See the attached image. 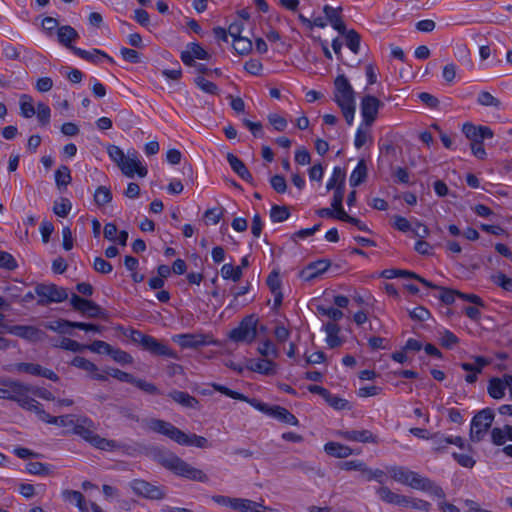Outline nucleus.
Returning <instances> with one entry per match:
<instances>
[{
	"instance_id": "nucleus-16",
	"label": "nucleus",
	"mask_w": 512,
	"mask_h": 512,
	"mask_svg": "<svg viewBox=\"0 0 512 512\" xmlns=\"http://www.w3.org/2000/svg\"><path fill=\"white\" fill-rule=\"evenodd\" d=\"M381 277L385 279H393V278H412L426 286L427 288H437V285L423 278L422 276L416 274L415 272L403 269H385L381 272Z\"/></svg>"
},
{
	"instance_id": "nucleus-9",
	"label": "nucleus",
	"mask_w": 512,
	"mask_h": 512,
	"mask_svg": "<svg viewBox=\"0 0 512 512\" xmlns=\"http://www.w3.org/2000/svg\"><path fill=\"white\" fill-rule=\"evenodd\" d=\"M31 387L17 380L0 377V399L16 401L22 394H28Z\"/></svg>"
},
{
	"instance_id": "nucleus-26",
	"label": "nucleus",
	"mask_w": 512,
	"mask_h": 512,
	"mask_svg": "<svg viewBox=\"0 0 512 512\" xmlns=\"http://www.w3.org/2000/svg\"><path fill=\"white\" fill-rule=\"evenodd\" d=\"M58 41L61 45L67 47L72 52V42L79 38L78 32L70 25H64L58 28Z\"/></svg>"
},
{
	"instance_id": "nucleus-15",
	"label": "nucleus",
	"mask_w": 512,
	"mask_h": 512,
	"mask_svg": "<svg viewBox=\"0 0 512 512\" xmlns=\"http://www.w3.org/2000/svg\"><path fill=\"white\" fill-rule=\"evenodd\" d=\"M9 334L15 335L29 342L42 340L44 332L32 325H13Z\"/></svg>"
},
{
	"instance_id": "nucleus-38",
	"label": "nucleus",
	"mask_w": 512,
	"mask_h": 512,
	"mask_svg": "<svg viewBox=\"0 0 512 512\" xmlns=\"http://www.w3.org/2000/svg\"><path fill=\"white\" fill-rule=\"evenodd\" d=\"M290 216V210L287 206L273 205L270 210V218L274 223L287 220Z\"/></svg>"
},
{
	"instance_id": "nucleus-5",
	"label": "nucleus",
	"mask_w": 512,
	"mask_h": 512,
	"mask_svg": "<svg viewBox=\"0 0 512 512\" xmlns=\"http://www.w3.org/2000/svg\"><path fill=\"white\" fill-rule=\"evenodd\" d=\"M494 411L491 408L480 410L472 418L470 427V439L472 442H480L491 428L494 420Z\"/></svg>"
},
{
	"instance_id": "nucleus-52",
	"label": "nucleus",
	"mask_w": 512,
	"mask_h": 512,
	"mask_svg": "<svg viewBox=\"0 0 512 512\" xmlns=\"http://www.w3.org/2000/svg\"><path fill=\"white\" fill-rule=\"evenodd\" d=\"M233 48L240 55H246L252 50V42L246 37L234 39Z\"/></svg>"
},
{
	"instance_id": "nucleus-48",
	"label": "nucleus",
	"mask_w": 512,
	"mask_h": 512,
	"mask_svg": "<svg viewBox=\"0 0 512 512\" xmlns=\"http://www.w3.org/2000/svg\"><path fill=\"white\" fill-rule=\"evenodd\" d=\"M263 510H271V508L264 506L262 503L242 498L239 512H263Z\"/></svg>"
},
{
	"instance_id": "nucleus-55",
	"label": "nucleus",
	"mask_w": 512,
	"mask_h": 512,
	"mask_svg": "<svg viewBox=\"0 0 512 512\" xmlns=\"http://www.w3.org/2000/svg\"><path fill=\"white\" fill-rule=\"evenodd\" d=\"M106 374L121 382H126L130 384H133V382H135V377L132 374H129L117 368H108L106 370Z\"/></svg>"
},
{
	"instance_id": "nucleus-62",
	"label": "nucleus",
	"mask_w": 512,
	"mask_h": 512,
	"mask_svg": "<svg viewBox=\"0 0 512 512\" xmlns=\"http://www.w3.org/2000/svg\"><path fill=\"white\" fill-rule=\"evenodd\" d=\"M71 202L67 198H62L61 202H55L53 212L59 217H66L71 210Z\"/></svg>"
},
{
	"instance_id": "nucleus-1",
	"label": "nucleus",
	"mask_w": 512,
	"mask_h": 512,
	"mask_svg": "<svg viewBox=\"0 0 512 512\" xmlns=\"http://www.w3.org/2000/svg\"><path fill=\"white\" fill-rule=\"evenodd\" d=\"M148 428L153 432L162 434L180 445L196 446L198 448H209L211 445L208 440L197 434H186L170 422L161 419H151L148 422Z\"/></svg>"
},
{
	"instance_id": "nucleus-20",
	"label": "nucleus",
	"mask_w": 512,
	"mask_h": 512,
	"mask_svg": "<svg viewBox=\"0 0 512 512\" xmlns=\"http://www.w3.org/2000/svg\"><path fill=\"white\" fill-rule=\"evenodd\" d=\"M339 436L348 441L360 443H376V436L369 430H346L338 432Z\"/></svg>"
},
{
	"instance_id": "nucleus-63",
	"label": "nucleus",
	"mask_w": 512,
	"mask_h": 512,
	"mask_svg": "<svg viewBox=\"0 0 512 512\" xmlns=\"http://www.w3.org/2000/svg\"><path fill=\"white\" fill-rule=\"evenodd\" d=\"M271 293H276L281 291V279L279 276V272L276 270H273L269 276L267 277L266 281Z\"/></svg>"
},
{
	"instance_id": "nucleus-61",
	"label": "nucleus",
	"mask_w": 512,
	"mask_h": 512,
	"mask_svg": "<svg viewBox=\"0 0 512 512\" xmlns=\"http://www.w3.org/2000/svg\"><path fill=\"white\" fill-rule=\"evenodd\" d=\"M317 311L319 314L323 316H327L333 321H338L343 317V312L338 308L334 307H324L322 305L317 306Z\"/></svg>"
},
{
	"instance_id": "nucleus-58",
	"label": "nucleus",
	"mask_w": 512,
	"mask_h": 512,
	"mask_svg": "<svg viewBox=\"0 0 512 512\" xmlns=\"http://www.w3.org/2000/svg\"><path fill=\"white\" fill-rule=\"evenodd\" d=\"M18 267L16 259L6 251H0V268L12 271Z\"/></svg>"
},
{
	"instance_id": "nucleus-12",
	"label": "nucleus",
	"mask_w": 512,
	"mask_h": 512,
	"mask_svg": "<svg viewBox=\"0 0 512 512\" xmlns=\"http://www.w3.org/2000/svg\"><path fill=\"white\" fill-rule=\"evenodd\" d=\"M381 106V101L375 96L366 95L362 98L360 110L365 126L370 127L373 124Z\"/></svg>"
},
{
	"instance_id": "nucleus-42",
	"label": "nucleus",
	"mask_w": 512,
	"mask_h": 512,
	"mask_svg": "<svg viewBox=\"0 0 512 512\" xmlns=\"http://www.w3.org/2000/svg\"><path fill=\"white\" fill-rule=\"evenodd\" d=\"M345 183V172L340 167H335L333 169V173L331 178L328 180L326 189L328 191L335 190L338 185H343Z\"/></svg>"
},
{
	"instance_id": "nucleus-8",
	"label": "nucleus",
	"mask_w": 512,
	"mask_h": 512,
	"mask_svg": "<svg viewBox=\"0 0 512 512\" xmlns=\"http://www.w3.org/2000/svg\"><path fill=\"white\" fill-rule=\"evenodd\" d=\"M250 405L255 407L257 410L289 425L297 426L299 424L298 419L286 408L274 405L270 406L267 403H263L258 401L257 399H252L250 401Z\"/></svg>"
},
{
	"instance_id": "nucleus-10",
	"label": "nucleus",
	"mask_w": 512,
	"mask_h": 512,
	"mask_svg": "<svg viewBox=\"0 0 512 512\" xmlns=\"http://www.w3.org/2000/svg\"><path fill=\"white\" fill-rule=\"evenodd\" d=\"M130 486L135 494L150 500H161L166 496L164 487L153 485L142 479H134Z\"/></svg>"
},
{
	"instance_id": "nucleus-3",
	"label": "nucleus",
	"mask_w": 512,
	"mask_h": 512,
	"mask_svg": "<svg viewBox=\"0 0 512 512\" xmlns=\"http://www.w3.org/2000/svg\"><path fill=\"white\" fill-rule=\"evenodd\" d=\"M95 429V424L90 418L81 416L77 417L76 424L74 425L72 433L80 436L82 439L89 442L93 447L100 450L114 451L123 447L120 442L106 439L96 434Z\"/></svg>"
},
{
	"instance_id": "nucleus-30",
	"label": "nucleus",
	"mask_w": 512,
	"mask_h": 512,
	"mask_svg": "<svg viewBox=\"0 0 512 512\" xmlns=\"http://www.w3.org/2000/svg\"><path fill=\"white\" fill-rule=\"evenodd\" d=\"M506 380L494 377L489 380L488 394L493 399H502L505 396Z\"/></svg>"
},
{
	"instance_id": "nucleus-11",
	"label": "nucleus",
	"mask_w": 512,
	"mask_h": 512,
	"mask_svg": "<svg viewBox=\"0 0 512 512\" xmlns=\"http://www.w3.org/2000/svg\"><path fill=\"white\" fill-rule=\"evenodd\" d=\"M172 340L182 349H197L212 343L207 335L194 333L177 334L172 337Z\"/></svg>"
},
{
	"instance_id": "nucleus-57",
	"label": "nucleus",
	"mask_w": 512,
	"mask_h": 512,
	"mask_svg": "<svg viewBox=\"0 0 512 512\" xmlns=\"http://www.w3.org/2000/svg\"><path fill=\"white\" fill-rule=\"evenodd\" d=\"M108 355H110L114 361L121 365L131 364L133 362L132 356L119 348H112Z\"/></svg>"
},
{
	"instance_id": "nucleus-6",
	"label": "nucleus",
	"mask_w": 512,
	"mask_h": 512,
	"mask_svg": "<svg viewBox=\"0 0 512 512\" xmlns=\"http://www.w3.org/2000/svg\"><path fill=\"white\" fill-rule=\"evenodd\" d=\"M35 294L38 296L37 304L40 306H47L50 303H60L68 299L67 290L56 284H37Z\"/></svg>"
},
{
	"instance_id": "nucleus-41",
	"label": "nucleus",
	"mask_w": 512,
	"mask_h": 512,
	"mask_svg": "<svg viewBox=\"0 0 512 512\" xmlns=\"http://www.w3.org/2000/svg\"><path fill=\"white\" fill-rule=\"evenodd\" d=\"M221 275L224 279H232L237 282L241 279L243 272L241 266L234 267L232 264H224L221 268Z\"/></svg>"
},
{
	"instance_id": "nucleus-51",
	"label": "nucleus",
	"mask_w": 512,
	"mask_h": 512,
	"mask_svg": "<svg viewBox=\"0 0 512 512\" xmlns=\"http://www.w3.org/2000/svg\"><path fill=\"white\" fill-rule=\"evenodd\" d=\"M440 344L446 349H452L459 342V338L450 330L440 333Z\"/></svg>"
},
{
	"instance_id": "nucleus-39",
	"label": "nucleus",
	"mask_w": 512,
	"mask_h": 512,
	"mask_svg": "<svg viewBox=\"0 0 512 512\" xmlns=\"http://www.w3.org/2000/svg\"><path fill=\"white\" fill-rule=\"evenodd\" d=\"M474 359L475 364L464 362L461 363V368L469 373H481L483 368L490 363L489 360L484 358L483 356H475Z\"/></svg>"
},
{
	"instance_id": "nucleus-28",
	"label": "nucleus",
	"mask_w": 512,
	"mask_h": 512,
	"mask_svg": "<svg viewBox=\"0 0 512 512\" xmlns=\"http://www.w3.org/2000/svg\"><path fill=\"white\" fill-rule=\"evenodd\" d=\"M367 165L364 159L359 160L356 168L352 171L350 175V186L357 187L361 183H363L367 178Z\"/></svg>"
},
{
	"instance_id": "nucleus-36",
	"label": "nucleus",
	"mask_w": 512,
	"mask_h": 512,
	"mask_svg": "<svg viewBox=\"0 0 512 512\" xmlns=\"http://www.w3.org/2000/svg\"><path fill=\"white\" fill-rule=\"evenodd\" d=\"M258 352L267 359H275L279 356V351L275 344L267 339L264 342H262L258 347Z\"/></svg>"
},
{
	"instance_id": "nucleus-43",
	"label": "nucleus",
	"mask_w": 512,
	"mask_h": 512,
	"mask_svg": "<svg viewBox=\"0 0 512 512\" xmlns=\"http://www.w3.org/2000/svg\"><path fill=\"white\" fill-rule=\"evenodd\" d=\"M378 497L387 504H395L397 493L393 492L389 487L381 485L375 489Z\"/></svg>"
},
{
	"instance_id": "nucleus-56",
	"label": "nucleus",
	"mask_w": 512,
	"mask_h": 512,
	"mask_svg": "<svg viewBox=\"0 0 512 512\" xmlns=\"http://www.w3.org/2000/svg\"><path fill=\"white\" fill-rule=\"evenodd\" d=\"M38 121L41 125L46 126L50 122L51 110L49 106L43 102L37 104L36 110Z\"/></svg>"
},
{
	"instance_id": "nucleus-53",
	"label": "nucleus",
	"mask_w": 512,
	"mask_h": 512,
	"mask_svg": "<svg viewBox=\"0 0 512 512\" xmlns=\"http://www.w3.org/2000/svg\"><path fill=\"white\" fill-rule=\"evenodd\" d=\"M431 439L433 449L437 452H443L451 444L450 438L440 433H435L431 436Z\"/></svg>"
},
{
	"instance_id": "nucleus-34",
	"label": "nucleus",
	"mask_w": 512,
	"mask_h": 512,
	"mask_svg": "<svg viewBox=\"0 0 512 512\" xmlns=\"http://www.w3.org/2000/svg\"><path fill=\"white\" fill-rule=\"evenodd\" d=\"M94 201L97 206L102 207L112 201V192L106 186H99L94 193Z\"/></svg>"
},
{
	"instance_id": "nucleus-25",
	"label": "nucleus",
	"mask_w": 512,
	"mask_h": 512,
	"mask_svg": "<svg viewBox=\"0 0 512 512\" xmlns=\"http://www.w3.org/2000/svg\"><path fill=\"white\" fill-rule=\"evenodd\" d=\"M72 53L80 57L81 59L92 63H98L100 57L106 58L110 63H114V60L109 55H107L104 51L99 49L87 51L78 47H72Z\"/></svg>"
},
{
	"instance_id": "nucleus-13",
	"label": "nucleus",
	"mask_w": 512,
	"mask_h": 512,
	"mask_svg": "<svg viewBox=\"0 0 512 512\" xmlns=\"http://www.w3.org/2000/svg\"><path fill=\"white\" fill-rule=\"evenodd\" d=\"M143 341V349L150 352L152 355L178 359L177 352L172 350L168 345L159 341L155 337L149 335V338H144Z\"/></svg>"
},
{
	"instance_id": "nucleus-7",
	"label": "nucleus",
	"mask_w": 512,
	"mask_h": 512,
	"mask_svg": "<svg viewBox=\"0 0 512 512\" xmlns=\"http://www.w3.org/2000/svg\"><path fill=\"white\" fill-rule=\"evenodd\" d=\"M258 318L254 315H248L242 319L238 327L229 332V338L235 342L254 341L257 335Z\"/></svg>"
},
{
	"instance_id": "nucleus-24",
	"label": "nucleus",
	"mask_w": 512,
	"mask_h": 512,
	"mask_svg": "<svg viewBox=\"0 0 512 512\" xmlns=\"http://www.w3.org/2000/svg\"><path fill=\"white\" fill-rule=\"evenodd\" d=\"M168 397L185 408L197 409L199 407L198 399L190 395L188 392L172 390L168 393Z\"/></svg>"
},
{
	"instance_id": "nucleus-14",
	"label": "nucleus",
	"mask_w": 512,
	"mask_h": 512,
	"mask_svg": "<svg viewBox=\"0 0 512 512\" xmlns=\"http://www.w3.org/2000/svg\"><path fill=\"white\" fill-rule=\"evenodd\" d=\"M210 54L197 42L188 43L181 53V60L187 66L195 65V59L207 60Z\"/></svg>"
},
{
	"instance_id": "nucleus-46",
	"label": "nucleus",
	"mask_w": 512,
	"mask_h": 512,
	"mask_svg": "<svg viewBox=\"0 0 512 512\" xmlns=\"http://www.w3.org/2000/svg\"><path fill=\"white\" fill-rule=\"evenodd\" d=\"M387 471L390 475V477L401 484H404V482L407 480V474L409 469L403 467V466H390L387 468Z\"/></svg>"
},
{
	"instance_id": "nucleus-64",
	"label": "nucleus",
	"mask_w": 512,
	"mask_h": 512,
	"mask_svg": "<svg viewBox=\"0 0 512 512\" xmlns=\"http://www.w3.org/2000/svg\"><path fill=\"white\" fill-rule=\"evenodd\" d=\"M493 282L508 292H512V278L507 277L504 273H498L492 276Z\"/></svg>"
},
{
	"instance_id": "nucleus-18",
	"label": "nucleus",
	"mask_w": 512,
	"mask_h": 512,
	"mask_svg": "<svg viewBox=\"0 0 512 512\" xmlns=\"http://www.w3.org/2000/svg\"><path fill=\"white\" fill-rule=\"evenodd\" d=\"M331 266L328 259H319L309 263L301 272L300 277L305 281H311L319 275L323 274Z\"/></svg>"
},
{
	"instance_id": "nucleus-59",
	"label": "nucleus",
	"mask_w": 512,
	"mask_h": 512,
	"mask_svg": "<svg viewBox=\"0 0 512 512\" xmlns=\"http://www.w3.org/2000/svg\"><path fill=\"white\" fill-rule=\"evenodd\" d=\"M56 346L73 352H81L86 349V345L80 344L75 340L65 337L62 338L60 343Z\"/></svg>"
},
{
	"instance_id": "nucleus-32",
	"label": "nucleus",
	"mask_w": 512,
	"mask_h": 512,
	"mask_svg": "<svg viewBox=\"0 0 512 512\" xmlns=\"http://www.w3.org/2000/svg\"><path fill=\"white\" fill-rule=\"evenodd\" d=\"M340 34L345 37L346 46L354 54H358L359 50H360V42H361L360 34L356 30H354V29L347 30L346 28H345V32L344 33H340Z\"/></svg>"
},
{
	"instance_id": "nucleus-35",
	"label": "nucleus",
	"mask_w": 512,
	"mask_h": 512,
	"mask_svg": "<svg viewBox=\"0 0 512 512\" xmlns=\"http://www.w3.org/2000/svg\"><path fill=\"white\" fill-rule=\"evenodd\" d=\"M20 113L24 118H31L36 114V109L33 105V99L27 94L20 97Z\"/></svg>"
},
{
	"instance_id": "nucleus-19",
	"label": "nucleus",
	"mask_w": 512,
	"mask_h": 512,
	"mask_svg": "<svg viewBox=\"0 0 512 512\" xmlns=\"http://www.w3.org/2000/svg\"><path fill=\"white\" fill-rule=\"evenodd\" d=\"M133 155V158L125 157L124 161L118 167L127 177L132 178L135 173H137L139 177H145L148 173L147 168L141 165L140 161L136 157L135 151Z\"/></svg>"
},
{
	"instance_id": "nucleus-31",
	"label": "nucleus",
	"mask_w": 512,
	"mask_h": 512,
	"mask_svg": "<svg viewBox=\"0 0 512 512\" xmlns=\"http://www.w3.org/2000/svg\"><path fill=\"white\" fill-rule=\"evenodd\" d=\"M72 181L71 172L68 166L62 165L55 172V182L57 188L61 191L65 189Z\"/></svg>"
},
{
	"instance_id": "nucleus-50",
	"label": "nucleus",
	"mask_w": 512,
	"mask_h": 512,
	"mask_svg": "<svg viewBox=\"0 0 512 512\" xmlns=\"http://www.w3.org/2000/svg\"><path fill=\"white\" fill-rule=\"evenodd\" d=\"M478 130L479 126H476L472 123H465L462 127V132L464 133L466 138L471 141V143L482 141Z\"/></svg>"
},
{
	"instance_id": "nucleus-47",
	"label": "nucleus",
	"mask_w": 512,
	"mask_h": 512,
	"mask_svg": "<svg viewBox=\"0 0 512 512\" xmlns=\"http://www.w3.org/2000/svg\"><path fill=\"white\" fill-rule=\"evenodd\" d=\"M477 102L482 106H491L497 109L501 107L500 100L487 91H482L478 94Z\"/></svg>"
},
{
	"instance_id": "nucleus-27",
	"label": "nucleus",
	"mask_w": 512,
	"mask_h": 512,
	"mask_svg": "<svg viewBox=\"0 0 512 512\" xmlns=\"http://www.w3.org/2000/svg\"><path fill=\"white\" fill-rule=\"evenodd\" d=\"M324 451L328 455L336 458H347L348 456L354 454L353 449L338 442L326 443L324 446Z\"/></svg>"
},
{
	"instance_id": "nucleus-54",
	"label": "nucleus",
	"mask_w": 512,
	"mask_h": 512,
	"mask_svg": "<svg viewBox=\"0 0 512 512\" xmlns=\"http://www.w3.org/2000/svg\"><path fill=\"white\" fill-rule=\"evenodd\" d=\"M17 404L28 411H35L36 409H39V405L41 404L37 400L31 398L28 396V394H22L17 400L15 401Z\"/></svg>"
},
{
	"instance_id": "nucleus-33",
	"label": "nucleus",
	"mask_w": 512,
	"mask_h": 512,
	"mask_svg": "<svg viewBox=\"0 0 512 512\" xmlns=\"http://www.w3.org/2000/svg\"><path fill=\"white\" fill-rule=\"evenodd\" d=\"M63 497L66 500L75 501L76 506L79 508L80 512H89L87 503L81 492L75 490H65L63 492Z\"/></svg>"
},
{
	"instance_id": "nucleus-60",
	"label": "nucleus",
	"mask_w": 512,
	"mask_h": 512,
	"mask_svg": "<svg viewBox=\"0 0 512 512\" xmlns=\"http://www.w3.org/2000/svg\"><path fill=\"white\" fill-rule=\"evenodd\" d=\"M74 322L68 321V320H57L54 322L49 323L46 327L47 329L59 333H68V328H73Z\"/></svg>"
},
{
	"instance_id": "nucleus-40",
	"label": "nucleus",
	"mask_w": 512,
	"mask_h": 512,
	"mask_svg": "<svg viewBox=\"0 0 512 512\" xmlns=\"http://www.w3.org/2000/svg\"><path fill=\"white\" fill-rule=\"evenodd\" d=\"M344 187L343 185H338L334 190V195L332 198L331 206L337 212V219H340V213L345 212L342 202L344 198Z\"/></svg>"
},
{
	"instance_id": "nucleus-17",
	"label": "nucleus",
	"mask_w": 512,
	"mask_h": 512,
	"mask_svg": "<svg viewBox=\"0 0 512 512\" xmlns=\"http://www.w3.org/2000/svg\"><path fill=\"white\" fill-rule=\"evenodd\" d=\"M411 488L429 492L432 495L438 497V498H444L445 492L444 490L436 485L432 480H430L427 477L421 476L419 473L416 472V476L414 477V481L412 483Z\"/></svg>"
},
{
	"instance_id": "nucleus-23",
	"label": "nucleus",
	"mask_w": 512,
	"mask_h": 512,
	"mask_svg": "<svg viewBox=\"0 0 512 512\" xmlns=\"http://www.w3.org/2000/svg\"><path fill=\"white\" fill-rule=\"evenodd\" d=\"M248 369L266 376H271L276 373V363L272 359H256L251 360Z\"/></svg>"
},
{
	"instance_id": "nucleus-2",
	"label": "nucleus",
	"mask_w": 512,
	"mask_h": 512,
	"mask_svg": "<svg viewBox=\"0 0 512 512\" xmlns=\"http://www.w3.org/2000/svg\"><path fill=\"white\" fill-rule=\"evenodd\" d=\"M157 461L164 468L172 471L175 475L201 483L208 482L209 478L202 470L191 466L182 458L170 451L161 450L156 455Z\"/></svg>"
},
{
	"instance_id": "nucleus-22",
	"label": "nucleus",
	"mask_w": 512,
	"mask_h": 512,
	"mask_svg": "<svg viewBox=\"0 0 512 512\" xmlns=\"http://www.w3.org/2000/svg\"><path fill=\"white\" fill-rule=\"evenodd\" d=\"M227 162L229 163L231 169L244 181L248 183H253V177L252 174L247 169L244 162L235 156L232 153H228L227 156Z\"/></svg>"
},
{
	"instance_id": "nucleus-21",
	"label": "nucleus",
	"mask_w": 512,
	"mask_h": 512,
	"mask_svg": "<svg viewBox=\"0 0 512 512\" xmlns=\"http://www.w3.org/2000/svg\"><path fill=\"white\" fill-rule=\"evenodd\" d=\"M323 12L328 22L336 31L339 33L345 32L346 25L341 16L342 7L333 8L330 5H325L323 7Z\"/></svg>"
},
{
	"instance_id": "nucleus-37",
	"label": "nucleus",
	"mask_w": 512,
	"mask_h": 512,
	"mask_svg": "<svg viewBox=\"0 0 512 512\" xmlns=\"http://www.w3.org/2000/svg\"><path fill=\"white\" fill-rule=\"evenodd\" d=\"M211 386L213 387V389L215 391L220 392V393H222V394H224L227 397H230L232 399L244 401V402H247L249 404H250V401H252V399H249L244 394H241L239 392L233 391V390L227 388L224 385H221V384H218V383H212Z\"/></svg>"
},
{
	"instance_id": "nucleus-49",
	"label": "nucleus",
	"mask_w": 512,
	"mask_h": 512,
	"mask_svg": "<svg viewBox=\"0 0 512 512\" xmlns=\"http://www.w3.org/2000/svg\"><path fill=\"white\" fill-rule=\"evenodd\" d=\"M71 365L91 373L98 371V367L93 362L81 356H75Z\"/></svg>"
},
{
	"instance_id": "nucleus-29",
	"label": "nucleus",
	"mask_w": 512,
	"mask_h": 512,
	"mask_svg": "<svg viewBox=\"0 0 512 512\" xmlns=\"http://www.w3.org/2000/svg\"><path fill=\"white\" fill-rule=\"evenodd\" d=\"M324 330L327 334L326 342L330 348H336L342 344V340L338 336L340 327L336 323L328 322L324 326Z\"/></svg>"
},
{
	"instance_id": "nucleus-4",
	"label": "nucleus",
	"mask_w": 512,
	"mask_h": 512,
	"mask_svg": "<svg viewBox=\"0 0 512 512\" xmlns=\"http://www.w3.org/2000/svg\"><path fill=\"white\" fill-rule=\"evenodd\" d=\"M334 85V101L340 107L347 124L351 125L353 123L356 110L355 92L347 77L343 74L336 77Z\"/></svg>"
},
{
	"instance_id": "nucleus-45",
	"label": "nucleus",
	"mask_w": 512,
	"mask_h": 512,
	"mask_svg": "<svg viewBox=\"0 0 512 512\" xmlns=\"http://www.w3.org/2000/svg\"><path fill=\"white\" fill-rule=\"evenodd\" d=\"M363 126L364 124L360 125L356 131L354 145L357 149L363 147L368 140L372 141V137L368 129L369 127L366 126V128H364Z\"/></svg>"
},
{
	"instance_id": "nucleus-44",
	"label": "nucleus",
	"mask_w": 512,
	"mask_h": 512,
	"mask_svg": "<svg viewBox=\"0 0 512 512\" xmlns=\"http://www.w3.org/2000/svg\"><path fill=\"white\" fill-rule=\"evenodd\" d=\"M195 84L205 93L217 95L219 92L218 86L215 83L208 81L203 76L196 77Z\"/></svg>"
}]
</instances>
